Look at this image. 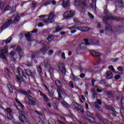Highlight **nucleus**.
<instances>
[{
  "instance_id": "obj_58",
  "label": "nucleus",
  "mask_w": 124,
  "mask_h": 124,
  "mask_svg": "<svg viewBox=\"0 0 124 124\" xmlns=\"http://www.w3.org/2000/svg\"><path fill=\"white\" fill-rule=\"evenodd\" d=\"M106 83V82L105 81V80H102L100 81V84H105Z\"/></svg>"
},
{
  "instance_id": "obj_33",
  "label": "nucleus",
  "mask_w": 124,
  "mask_h": 124,
  "mask_svg": "<svg viewBox=\"0 0 124 124\" xmlns=\"http://www.w3.org/2000/svg\"><path fill=\"white\" fill-rule=\"evenodd\" d=\"M10 9H11V7L10 5H8L5 7L4 11H9V10H10Z\"/></svg>"
},
{
  "instance_id": "obj_60",
  "label": "nucleus",
  "mask_w": 124,
  "mask_h": 124,
  "mask_svg": "<svg viewBox=\"0 0 124 124\" xmlns=\"http://www.w3.org/2000/svg\"><path fill=\"white\" fill-rule=\"evenodd\" d=\"M80 78H84L85 77V74H81L79 76Z\"/></svg>"
},
{
  "instance_id": "obj_35",
  "label": "nucleus",
  "mask_w": 124,
  "mask_h": 124,
  "mask_svg": "<svg viewBox=\"0 0 124 124\" xmlns=\"http://www.w3.org/2000/svg\"><path fill=\"white\" fill-rule=\"evenodd\" d=\"M21 16L18 14H16V22H19L20 21Z\"/></svg>"
},
{
  "instance_id": "obj_45",
  "label": "nucleus",
  "mask_w": 124,
  "mask_h": 124,
  "mask_svg": "<svg viewBox=\"0 0 124 124\" xmlns=\"http://www.w3.org/2000/svg\"><path fill=\"white\" fill-rule=\"evenodd\" d=\"M12 12H15L16 11V5H13L12 7Z\"/></svg>"
},
{
  "instance_id": "obj_21",
  "label": "nucleus",
  "mask_w": 124,
  "mask_h": 124,
  "mask_svg": "<svg viewBox=\"0 0 124 124\" xmlns=\"http://www.w3.org/2000/svg\"><path fill=\"white\" fill-rule=\"evenodd\" d=\"M4 72L5 74H7V75H8V77H10L11 74H12V72H10V70L8 68L4 69Z\"/></svg>"
},
{
  "instance_id": "obj_61",
  "label": "nucleus",
  "mask_w": 124,
  "mask_h": 124,
  "mask_svg": "<svg viewBox=\"0 0 124 124\" xmlns=\"http://www.w3.org/2000/svg\"><path fill=\"white\" fill-rule=\"evenodd\" d=\"M38 124H44V121L41 120L38 122Z\"/></svg>"
},
{
  "instance_id": "obj_54",
  "label": "nucleus",
  "mask_w": 124,
  "mask_h": 124,
  "mask_svg": "<svg viewBox=\"0 0 124 124\" xmlns=\"http://www.w3.org/2000/svg\"><path fill=\"white\" fill-rule=\"evenodd\" d=\"M38 71L39 73H41V71H42L41 66H39L38 67Z\"/></svg>"
},
{
  "instance_id": "obj_39",
  "label": "nucleus",
  "mask_w": 124,
  "mask_h": 124,
  "mask_svg": "<svg viewBox=\"0 0 124 124\" xmlns=\"http://www.w3.org/2000/svg\"><path fill=\"white\" fill-rule=\"evenodd\" d=\"M48 123L49 124H56V122L53 119H50L48 121Z\"/></svg>"
},
{
  "instance_id": "obj_7",
  "label": "nucleus",
  "mask_w": 124,
  "mask_h": 124,
  "mask_svg": "<svg viewBox=\"0 0 124 124\" xmlns=\"http://www.w3.org/2000/svg\"><path fill=\"white\" fill-rule=\"evenodd\" d=\"M74 11H67L63 14V18H64V19H68V18H71L74 16Z\"/></svg>"
},
{
  "instance_id": "obj_2",
  "label": "nucleus",
  "mask_w": 124,
  "mask_h": 124,
  "mask_svg": "<svg viewBox=\"0 0 124 124\" xmlns=\"http://www.w3.org/2000/svg\"><path fill=\"white\" fill-rule=\"evenodd\" d=\"M16 102H17L18 105L16 107V108L18 111V113L20 116L19 117V120L21 122V123H24V121L26 120V116L24 115V105H23L18 100H16Z\"/></svg>"
},
{
  "instance_id": "obj_3",
  "label": "nucleus",
  "mask_w": 124,
  "mask_h": 124,
  "mask_svg": "<svg viewBox=\"0 0 124 124\" xmlns=\"http://www.w3.org/2000/svg\"><path fill=\"white\" fill-rule=\"evenodd\" d=\"M54 17H55V14L54 13H51L50 14L48 18L47 19H45V18H47L46 15L40 16L39 18L41 21H42L43 23L49 24V23H52V22L54 21Z\"/></svg>"
},
{
  "instance_id": "obj_57",
  "label": "nucleus",
  "mask_w": 124,
  "mask_h": 124,
  "mask_svg": "<svg viewBox=\"0 0 124 124\" xmlns=\"http://www.w3.org/2000/svg\"><path fill=\"white\" fill-rule=\"evenodd\" d=\"M46 106L47 107H48V108H51V107H52V105H51L50 103H46Z\"/></svg>"
},
{
  "instance_id": "obj_56",
  "label": "nucleus",
  "mask_w": 124,
  "mask_h": 124,
  "mask_svg": "<svg viewBox=\"0 0 124 124\" xmlns=\"http://www.w3.org/2000/svg\"><path fill=\"white\" fill-rule=\"evenodd\" d=\"M107 94L108 96H112V93L110 91H108Z\"/></svg>"
},
{
  "instance_id": "obj_46",
  "label": "nucleus",
  "mask_w": 124,
  "mask_h": 124,
  "mask_svg": "<svg viewBox=\"0 0 124 124\" xmlns=\"http://www.w3.org/2000/svg\"><path fill=\"white\" fill-rule=\"evenodd\" d=\"M29 103L31 104V105H34L35 104V102L31 99L29 100Z\"/></svg>"
},
{
  "instance_id": "obj_30",
  "label": "nucleus",
  "mask_w": 124,
  "mask_h": 124,
  "mask_svg": "<svg viewBox=\"0 0 124 124\" xmlns=\"http://www.w3.org/2000/svg\"><path fill=\"white\" fill-rule=\"evenodd\" d=\"M108 69L110 70H111V71H112V72H113L114 73H118V72L116 71V70L115 69V68H114V67H113V66H109Z\"/></svg>"
},
{
  "instance_id": "obj_34",
  "label": "nucleus",
  "mask_w": 124,
  "mask_h": 124,
  "mask_svg": "<svg viewBox=\"0 0 124 124\" xmlns=\"http://www.w3.org/2000/svg\"><path fill=\"white\" fill-rule=\"evenodd\" d=\"M54 39V36L52 35H49L47 37L48 41H52Z\"/></svg>"
},
{
  "instance_id": "obj_32",
  "label": "nucleus",
  "mask_w": 124,
  "mask_h": 124,
  "mask_svg": "<svg viewBox=\"0 0 124 124\" xmlns=\"http://www.w3.org/2000/svg\"><path fill=\"white\" fill-rule=\"evenodd\" d=\"M7 119L9 121H11L13 119V117L10 113H7Z\"/></svg>"
},
{
  "instance_id": "obj_13",
  "label": "nucleus",
  "mask_w": 124,
  "mask_h": 124,
  "mask_svg": "<svg viewBox=\"0 0 124 124\" xmlns=\"http://www.w3.org/2000/svg\"><path fill=\"white\" fill-rule=\"evenodd\" d=\"M107 108L108 110L112 111L113 112L112 113V114L113 116H114V117H116V116H117V111H116L114 108L112 107L111 106H108Z\"/></svg>"
},
{
  "instance_id": "obj_25",
  "label": "nucleus",
  "mask_w": 124,
  "mask_h": 124,
  "mask_svg": "<svg viewBox=\"0 0 124 124\" xmlns=\"http://www.w3.org/2000/svg\"><path fill=\"white\" fill-rule=\"evenodd\" d=\"M16 51L19 53L20 55L23 54V49L21 48V47L18 46L16 47Z\"/></svg>"
},
{
  "instance_id": "obj_42",
  "label": "nucleus",
  "mask_w": 124,
  "mask_h": 124,
  "mask_svg": "<svg viewBox=\"0 0 124 124\" xmlns=\"http://www.w3.org/2000/svg\"><path fill=\"white\" fill-rule=\"evenodd\" d=\"M62 30V28L60 27V26H58L56 29V31H54L53 32L54 33L56 32H58V31H60Z\"/></svg>"
},
{
  "instance_id": "obj_24",
  "label": "nucleus",
  "mask_w": 124,
  "mask_h": 124,
  "mask_svg": "<svg viewBox=\"0 0 124 124\" xmlns=\"http://www.w3.org/2000/svg\"><path fill=\"white\" fill-rule=\"evenodd\" d=\"M92 92L93 98H95V96L97 95V93L95 92V89L93 88L92 89Z\"/></svg>"
},
{
  "instance_id": "obj_10",
  "label": "nucleus",
  "mask_w": 124,
  "mask_h": 124,
  "mask_svg": "<svg viewBox=\"0 0 124 124\" xmlns=\"http://www.w3.org/2000/svg\"><path fill=\"white\" fill-rule=\"evenodd\" d=\"M75 107L76 109H77V110L78 111H80L81 113H84V109H83V108H82V106L80 105V104L76 103L75 104Z\"/></svg>"
},
{
  "instance_id": "obj_52",
  "label": "nucleus",
  "mask_w": 124,
  "mask_h": 124,
  "mask_svg": "<svg viewBox=\"0 0 124 124\" xmlns=\"http://www.w3.org/2000/svg\"><path fill=\"white\" fill-rule=\"evenodd\" d=\"M69 85L71 87L74 88V84H73V81H70Z\"/></svg>"
},
{
  "instance_id": "obj_20",
  "label": "nucleus",
  "mask_w": 124,
  "mask_h": 124,
  "mask_svg": "<svg viewBox=\"0 0 124 124\" xmlns=\"http://www.w3.org/2000/svg\"><path fill=\"white\" fill-rule=\"evenodd\" d=\"M93 115H91L90 116L88 115L87 116V119L89 122H91V123H95V120L93 117Z\"/></svg>"
},
{
  "instance_id": "obj_48",
  "label": "nucleus",
  "mask_w": 124,
  "mask_h": 124,
  "mask_svg": "<svg viewBox=\"0 0 124 124\" xmlns=\"http://www.w3.org/2000/svg\"><path fill=\"white\" fill-rule=\"evenodd\" d=\"M117 69L119 70V71H124V68L121 66H119L117 68Z\"/></svg>"
},
{
  "instance_id": "obj_40",
  "label": "nucleus",
  "mask_w": 124,
  "mask_h": 124,
  "mask_svg": "<svg viewBox=\"0 0 124 124\" xmlns=\"http://www.w3.org/2000/svg\"><path fill=\"white\" fill-rule=\"evenodd\" d=\"M104 124H112L110 122L108 121L107 119H104L103 121Z\"/></svg>"
},
{
  "instance_id": "obj_11",
  "label": "nucleus",
  "mask_w": 124,
  "mask_h": 124,
  "mask_svg": "<svg viewBox=\"0 0 124 124\" xmlns=\"http://www.w3.org/2000/svg\"><path fill=\"white\" fill-rule=\"evenodd\" d=\"M62 5L63 7H68L70 5V0H63Z\"/></svg>"
},
{
  "instance_id": "obj_28",
  "label": "nucleus",
  "mask_w": 124,
  "mask_h": 124,
  "mask_svg": "<svg viewBox=\"0 0 124 124\" xmlns=\"http://www.w3.org/2000/svg\"><path fill=\"white\" fill-rule=\"evenodd\" d=\"M108 69L110 70H111V71H112V72H113L114 73H118V72L116 71V70L115 69V68H114V67H113V66H109Z\"/></svg>"
},
{
  "instance_id": "obj_4",
  "label": "nucleus",
  "mask_w": 124,
  "mask_h": 124,
  "mask_svg": "<svg viewBox=\"0 0 124 124\" xmlns=\"http://www.w3.org/2000/svg\"><path fill=\"white\" fill-rule=\"evenodd\" d=\"M58 68L59 71L61 72V76L63 77L65 75V67L64 66V64L63 62H60L58 64Z\"/></svg>"
},
{
  "instance_id": "obj_6",
  "label": "nucleus",
  "mask_w": 124,
  "mask_h": 124,
  "mask_svg": "<svg viewBox=\"0 0 124 124\" xmlns=\"http://www.w3.org/2000/svg\"><path fill=\"white\" fill-rule=\"evenodd\" d=\"M17 93H21V94H25V95H27L28 98L31 100V99H32V97L30 95L31 93V91H28L27 92L26 91H23L21 90H17L16 91Z\"/></svg>"
},
{
  "instance_id": "obj_50",
  "label": "nucleus",
  "mask_w": 124,
  "mask_h": 124,
  "mask_svg": "<svg viewBox=\"0 0 124 124\" xmlns=\"http://www.w3.org/2000/svg\"><path fill=\"white\" fill-rule=\"evenodd\" d=\"M61 58L62 60H65V54H64V53H62L61 54Z\"/></svg>"
},
{
  "instance_id": "obj_31",
  "label": "nucleus",
  "mask_w": 124,
  "mask_h": 124,
  "mask_svg": "<svg viewBox=\"0 0 124 124\" xmlns=\"http://www.w3.org/2000/svg\"><path fill=\"white\" fill-rule=\"evenodd\" d=\"M55 83L58 88L62 87V83H61L59 80H56Z\"/></svg>"
},
{
  "instance_id": "obj_27",
  "label": "nucleus",
  "mask_w": 124,
  "mask_h": 124,
  "mask_svg": "<svg viewBox=\"0 0 124 124\" xmlns=\"http://www.w3.org/2000/svg\"><path fill=\"white\" fill-rule=\"evenodd\" d=\"M26 73L27 74V75H32V76H33V75H34L35 74V73H31V71L29 69H27L26 70Z\"/></svg>"
},
{
  "instance_id": "obj_23",
  "label": "nucleus",
  "mask_w": 124,
  "mask_h": 124,
  "mask_svg": "<svg viewBox=\"0 0 124 124\" xmlns=\"http://www.w3.org/2000/svg\"><path fill=\"white\" fill-rule=\"evenodd\" d=\"M25 37L27 38L28 41H31V34L30 32H28L25 34Z\"/></svg>"
},
{
  "instance_id": "obj_36",
  "label": "nucleus",
  "mask_w": 124,
  "mask_h": 124,
  "mask_svg": "<svg viewBox=\"0 0 124 124\" xmlns=\"http://www.w3.org/2000/svg\"><path fill=\"white\" fill-rule=\"evenodd\" d=\"M104 13L107 16H111V13L108 12V10H105Z\"/></svg>"
},
{
  "instance_id": "obj_41",
  "label": "nucleus",
  "mask_w": 124,
  "mask_h": 124,
  "mask_svg": "<svg viewBox=\"0 0 124 124\" xmlns=\"http://www.w3.org/2000/svg\"><path fill=\"white\" fill-rule=\"evenodd\" d=\"M11 112H12V110L9 108H7L5 111V113H8V114H10V113H11Z\"/></svg>"
},
{
  "instance_id": "obj_8",
  "label": "nucleus",
  "mask_w": 124,
  "mask_h": 124,
  "mask_svg": "<svg viewBox=\"0 0 124 124\" xmlns=\"http://www.w3.org/2000/svg\"><path fill=\"white\" fill-rule=\"evenodd\" d=\"M45 63V68L46 70H51V68H52V67L51 66V65H50V63H49V61L47 60H46L44 62Z\"/></svg>"
},
{
  "instance_id": "obj_47",
  "label": "nucleus",
  "mask_w": 124,
  "mask_h": 124,
  "mask_svg": "<svg viewBox=\"0 0 124 124\" xmlns=\"http://www.w3.org/2000/svg\"><path fill=\"white\" fill-rule=\"evenodd\" d=\"M50 3H51V1L50 0H48L44 3V5L46 6L47 5H49V4H50Z\"/></svg>"
},
{
  "instance_id": "obj_37",
  "label": "nucleus",
  "mask_w": 124,
  "mask_h": 124,
  "mask_svg": "<svg viewBox=\"0 0 124 124\" xmlns=\"http://www.w3.org/2000/svg\"><path fill=\"white\" fill-rule=\"evenodd\" d=\"M57 92L59 94V100H61L62 99V96L61 95V89H57Z\"/></svg>"
},
{
  "instance_id": "obj_38",
  "label": "nucleus",
  "mask_w": 124,
  "mask_h": 124,
  "mask_svg": "<svg viewBox=\"0 0 124 124\" xmlns=\"http://www.w3.org/2000/svg\"><path fill=\"white\" fill-rule=\"evenodd\" d=\"M7 86H8V88L10 93H13V88H12V86H11V85H10V84H9Z\"/></svg>"
},
{
  "instance_id": "obj_64",
  "label": "nucleus",
  "mask_w": 124,
  "mask_h": 124,
  "mask_svg": "<svg viewBox=\"0 0 124 124\" xmlns=\"http://www.w3.org/2000/svg\"><path fill=\"white\" fill-rule=\"evenodd\" d=\"M95 80L94 79H92V84L93 86H94V82H95Z\"/></svg>"
},
{
  "instance_id": "obj_62",
  "label": "nucleus",
  "mask_w": 124,
  "mask_h": 124,
  "mask_svg": "<svg viewBox=\"0 0 124 124\" xmlns=\"http://www.w3.org/2000/svg\"><path fill=\"white\" fill-rule=\"evenodd\" d=\"M35 112L38 114V115H40L41 116H42L43 115V113H40L37 110H35Z\"/></svg>"
},
{
  "instance_id": "obj_22",
  "label": "nucleus",
  "mask_w": 124,
  "mask_h": 124,
  "mask_svg": "<svg viewBox=\"0 0 124 124\" xmlns=\"http://www.w3.org/2000/svg\"><path fill=\"white\" fill-rule=\"evenodd\" d=\"M106 77H107V78H112V77H113V73L112 72L110 71H108L106 73Z\"/></svg>"
},
{
  "instance_id": "obj_16",
  "label": "nucleus",
  "mask_w": 124,
  "mask_h": 124,
  "mask_svg": "<svg viewBox=\"0 0 124 124\" xmlns=\"http://www.w3.org/2000/svg\"><path fill=\"white\" fill-rule=\"evenodd\" d=\"M79 31H83L84 32H87V31H90V28L88 27H78Z\"/></svg>"
},
{
  "instance_id": "obj_14",
  "label": "nucleus",
  "mask_w": 124,
  "mask_h": 124,
  "mask_svg": "<svg viewBox=\"0 0 124 124\" xmlns=\"http://www.w3.org/2000/svg\"><path fill=\"white\" fill-rule=\"evenodd\" d=\"M84 41L85 43H82L80 45V48H81V49H84L87 45H90V41L89 40L85 39Z\"/></svg>"
},
{
  "instance_id": "obj_26",
  "label": "nucleus",
  "mask_w": 124,
  "mask_h": 124,
  "mask_svg": "<svg viewBox=\"0 0 124 124\" xmlns=\"http://www.w3.org/2000/svg\"><path fill=\"white\" fill-rule=\"evenodd\" d=\"M62 106H64V107H66V108H69V105H68L65 101H62Z\"/></svg>"
},
{
  "instance_id": "obj_63",
  "label": "nucleus",
  "mask_w": 124,
  "mask_h": 124,
  "mask_svg": "<svg viewBox=\"0 0 124 124\" xmlns=\"http://www.w3.org/2000/svg\"><path fill=\"white\" fill-rule=\"evenodd\" d=\"M38 27H43V23H39L38 24Z\"/></svg>"
},
{
  "instance_id": "obj_17",
  "label": "nucleus",
  "mask_w": 124,
  "mask_h": 124,
  "mask_svg": "<svg viewBox=\"0 0 124 124\" xmlns=\"http://www.w3.org/2000/svg\"><path fill=\"white\" fill-rule=\"evenodd\" d=\"M91 55H92V56H93V57H99L100 53L98 52H96V51L92 50L91 51Z\"/></svg>"
},
{
  "instance_id": "obj_51",
  "label": "nucleus",
  "mask_w": 124,
  "mask_h": 124,
  "mask_svg": "<svg viewBox=\"0 0 124 124\" xmlns=\"http://www.w3.org/2000/svg\"><path fill=\"white\" fill-rule=\"evenodd\" d=\"M88 16H89V17H90V18H91V19H93V16L90 13H88Z\"/></svg>"
},
{
  "instance_id": "obj_1",
  "label": "nucleus",
  "mask_w": 124,
  "mask_h": 124,
  "mask_svg": "<svg viewBox=\"0 0 124 124\" xmlns=\"http://www.w3.org/2000/svg\"><path fill=\"white\" fill-rule=\"evenodd\" d=\"M12 40V37H9L5 41V40H3L2 41L5 42L6 45L4 46V48L0 50V57L3 60H6V56H5V54L7 53L8 52V46L7 44L11 43V41Z\"/></svg>"
},
{
  "instance_id": "obj_55",
  "label": "nucleus",
  "mask_w": 124,
  "mask_h": 124,
  "mask_svg": "<svg viewBox=\"0 0 124 124\" xmlns=\"http://www.w3.org/2000/svg\"><path fill=\"white\" fill-rule=\"evenodd\" d=\"M36 4H37V3H36V2L33 1L32 3V6L33 7H35V5H36Z\"/></svg>"
},
{
  "instance_id": "obj_53",
  "label": "nucleus",
  "mask_w": 124,
  "mask_h": 124,
  "mask_svg": "<svg viewBox=\"0 0 124 124\" xmlns=\"http://www.w3.org/2000/svg\"><path fill=\"white\" fill-rule=\"evenodd\" d=\"M121 105H122V107H123V106H124V97H123L122 99V100H121Z\"/></svg>"
},
{
  "instance_id": "obj_12",
  "label": "nucleus",
  "mask_w": 124,
  "mask_h": 124,
  "mask_svg": "<svg viewBox=\"0 0 124 124\" xmlns=\"http://www.w3.org/2000/svg\"><path fill=\"white\" fill-rule=\"evenodd\" d=\"M92 1L93 4H91L90 6L92 8L93 11H95L96 9V0H91Z\"/></svg>"
},
{
  "instance_id": "obj_44",
  "label": "nucleus",
  "mask_w": 124,
  "mask_h": 124,
  "mask_svg": "<svg viewBox=\"0 0 124 124\" xmlns=\"http://www.w3.org/2000/svg\"><path fill=\"white\" fill-rule=\"evenodd\" d=\"M80 4V0H75V5H79Z\"/></svg>"
},
{
  "instance_id": "obj_59",
  "label": "nucleus",
  "mask_w": 124,
  "mask_h": 124,
  "mask_svg": "<svg viewBox=\"0 0 124 124\" xmlns=\"http://www.w3.org/2000/svg\"><path fill=\"white\" fill-rule=\"evenodd\" d=\"M96 92H97V93H102V90H101V89H96Z\"/></svg>"
},
{
  "instance_id": "obj_5",
  "label": "nucleus",
  "mask_w": 124,
  "mask_h": 124,
  "mask_svg": "<svg viewBox=\"0 0 124 124\" xmlns=\"http://www.w3.org/2000/svg\"><path fill=\"white\" fill-rule=\"evenodd\" d=\"M12 19H9L0 28L1 31H4L6 29H7L8 27H10L12 24Z\"/></svg>"
},
{
  "instance_id": "obj_19",
  "label": "nucleus",
  "mask_w": 124,
  "mask_h": 124,
  "mask_svg": "<svg viewBox=\"0 0 124 124\" xmlns=\"http://www.w3.org/2000/svg\"><path fill=\"white\" fill-rule=\"evenodd\" d=\"M40 93V95H41V96H43L45 101H46V102H48V101H49V98H48V97H47L46 96V95L44 94L43 93H41V92H40V91H39Z\"/></svg>"
},
{
  "instance_id": "obj_15",
  "label": "nucleus",
  "mask_w": 124,
  "mask_h": 124,
  "mask_svg": "<svg viewBox=\"0 0 124 124\" xmlns=\"http://www.w3.org/2000/svg\"><path fill=\"white\" fill-rule=\"evenodd\" d=\"M10 59L13 62H16V58H13L16 55V51H11L10 52Z\"/></svg>"
},
{
  "instance_id": "obj_29",
  "label": "nucleus",
  "mask_w": 124,
  "mask_h": 124,
  "mask_svg": "<svg viewBox=\"0 0 124 124\" xmlns=\"http://www.w3.org/2000/svg\"><path fill=\"white\" fill-rule=\"evenodd\" d=\"M108 69L110 70H111V71H112V72H113L114 73H118V72L116 71V70L115 69V68H114V67H113V66H109Z\"/></svg>"
},
{
  "instance_id": "obj_18",
  "label": "nucleus",
  "mask_w": 124,
  "mask_h": 124,
  "mask_svg": "<svg viewBox=\"0 0 124 124\" xmlns=\"http://www.w3.org/2000/svg\"><path fill=\"white\" fill-rule=\"evenodd\" d=\"M17 72L20 77H23L24 75L23 70L20 67L17 68Z\"/></svg>"
},
{
  "instance_id": "obj_49",
  "label": "nucleus",
  "mask_w": 124,
  "mask_h": 124,
  "mask_svg": "<svg viewBox=\"0 0 124 124\" xmlns=\"http://www.w3.org/2000/svg\"><path fill=\"white\" fill-rule=\"evenodd\" d=\"M10 67L12 69H13V70H15V66L14 65V64H11Z\"/></svg>"
},
{
  "instance_id": "obj_43",
  "label": "nucleus",
  "mask_w": 124,
  "mask_h": 124,
  "mask_svg": "<svg viewBox=\"0 0 124 124\" xmlns=\"http://www.w3.org/2000/svg\"><path fill=\"white\" fill-rule=\"evenodd\" d=\"M47 49H46V47H44L43 48V49L41 50L42 53H43V54H45V53H46V52L47 51Z\"/></svg>"
},
{
  "instance_id": "obj_9",
  "label": "nucleus",
  "mask_w": 124,
  "mask_h": 124,
  "mask_svg": "<svg viewBox=\"0 0 124 124\" xmlns=\"http://www.w3.org/2000/svg\"><path fill=\"white\" fill-rule=\"evenodd\" d=\"M102 104V102H101V100L99 99L97 100V102L93 103V105H94V107L97 108V109H99V108H100V106H99V105H101Z\"/></svg>"
}]
</instances>
